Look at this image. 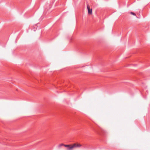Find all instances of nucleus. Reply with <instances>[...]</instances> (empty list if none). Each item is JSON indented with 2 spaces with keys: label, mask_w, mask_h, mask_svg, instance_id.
<instances>
[{
  "label": "nucleus",
  "mask_w": 150,
  "mask_h": 150,
  "mask_svg": "<svg viewBox=\"0 0 150 150\" xmlns=\"http://www.w3.org/2000/svg\"><path fill=\"white\" fill-rule=\"evenodd\" d=\"M81 145L75 143L73 145H65L64 146L67 147V150H72L76 147H79L81 146Z\"/></svg>",
  "instance_id": "1"
},
{
  "label": "nucleus",
  "mask_w": 150,
  "mask_h": 150,
  "mask_svg": "<svg viewBox=\"0 0 150 150\" xmlns=\"http://www.w3.org/2000/svg\"><path fill=\"white\" fill-rule=\"evenodd\" d=\"M87 8L88 10V13L89 14H91L92 13V9H90L89 7L88 6H87Z\"/></svg>",
  "instance_id": "2"
},
{
  "label": "nucleus",
  "mask_w": 150,
  "mask_h": 150,
  "mask_svg": "<svg viewBox=\"0 0 150 150\" xmlns=\"http://www.w3.org/2000/svg\"><path fill=\"white\" fill-rule=\"evenodd\" d=\"M65 145L63 144H60L59 145V146H58V147L59 148H60L62 146H64V145Z\"/></svg>",
  "instance_id": "3"
},
{
  "label": "nucleus",
  "mask_w": 150,
  "mask_h": 150,
  "mask_svg": "<svg viewBox=\"0 0 150 150\" xmlns=\"http://www.w3.org/2000/svg\"><path fill=\"white\" fill-rule=\"evenodd\" d=\"M130 13L131 14H132V15H133L134 16H136V14L134 13H133V12H131Z\"/></svg>",
  "instance_id": "4"
}]
</instances>
